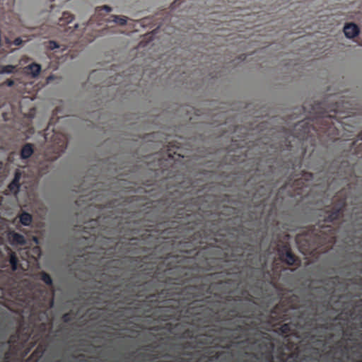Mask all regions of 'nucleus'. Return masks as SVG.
Instances as JSON below:
<instances>
[{
	"mask_svg": "<svg viewBox=\"0 0 362 362\" xmlns=\"http://www.w3.org/2000/svg\"><path fill=\"white\" fill-rule=\"evenodd\" d=\"M176 240H169L163 243V252L158 257V266L146 265L144 271L148 276L164 282L168 288L160 292L146 296L148 301L163 303L164 308L158 317V320L163 323L161 327L154 326L151 329L158 331L164 329L170 334L184 339L194 338V332L186 329L180 322H168L171 320L187 319V322L195 324L200 320V314L205 310L204 303H209L211 296L199 300L197 298L211 294V285L205 278L194 275V271L189 265L192 258L188 255L194 253L204 243L200 232L193 234L189 241H179L180 254L173 255L170 250L174 248Z\"/></svg>",
	"mask_w": 362,
	"mask_h": 362,
	"instance_id": "nucleus-1",
	"label": "nucleus"
},
{
	"mask_svg": "<svg viewBox=\"0 0 362 362\" xmlns=\"http://www.w3.org/2000/svg\"><path fill=\"white\" fill-rule=\"evenodd\" d=\"M8 289L19 304L30 310L33 327L31 330L29 328L19 329L7 342L1 343L2 346L8 345L9 348L5 353V359H8L10 354H27L38 344L30 356L33 362H69L51 344L52 325L47 312L53 307V296H49L44 289L35 288L33 284L27 279L16 282L9 278Z\"/></svg>",
	"mask_w": 362,
	"mask_h": 362,
	"instance_id": "nucleus-2",
	"label": "nucleus"
},
{
	"mask_svg": "<svg viewBox=\"0 0 362 362\" xmlns=\"http://www.w3.org/2000/svg\"><path fill=\"white\" fill-rule=\"evenodd\" d=\"M334 98L329 96L326 100L306 102L303 105V111L308 115L298 122L293 128V136L302 141L303 156L307 151L305 143L310 142L312 146H315L317 144H326L338 139L344 123L339 119L345 117L341 115L346 107L337 101L333 103Z\"/></svg>",
	"mask_w": 362,
	"mask_h": 362,
	"instance_id": "nucleus-3",
	"label": "nucleus"
},
{
	"mask_svg": "<svg viewBox=\"0 0 362 362\" xmlns=\"http://www.w3.org/2000/svg\"><path fill=\"white\" fill-rule=\"evenodd\" d=\"M339 190L336 196L331 209L325 211L322 222L306 229L296 237V243L300 252L305 255L316 256L327 252L336 242V229L330 223L339 221L351 197V186Z\"/></svg>",
	"mask_w": 362,
	"mask_h": 362,
	"instance_id": "nucleus-4",
	"label": "nucleus"
},
{
	"mask_svg": "<svg viewBox=\"0 0 362 362\" xmlns=\"http://www.w3.org/2000/svg\"><path fill=\"white\" fill-rule=\"evenodd\" d=\"M327 173L332 175V180L329 182L330 177H329L323 182L327 185V188H329L336 180H344V182H347L349 180V177L352 176L354 171L348 161L339 163V160H334L330 164Z\"/></svg>",
	"mask_w": 362,
	"mask_h": 362,
	"instance_id": "nucleus-5",
	"label": "nucleus"
},
{
	"mask_svg": "<svg viewBox=\"0 0 362 362\" xmlns=\"http://www.w3.org/2000/svg\"><path fill=\"white\" fill-rule=\"evenodd\" d=\"M278 255L280 259L290 266L298 265L300 263L299 259L292 252L290 245L282 243L278 245Z\"/></svg>",
	"mask_w": 362,
	"mask_h": 362,
	"instance_id": "nucleus-6",
	"label": "nucleus"
},
{
	"mask_svg": "<svg viewBox=\"0 0 362 362\" xmlns=\"http://www.w3.org/2000/svg\"><path fill=\"white\" fill-rule=\"evenodd\" d=\"M315 178L313 173L303 171L300 177L294 180V185L297 189H302L304 187H308L310 184H314Z\"/></svg>",
	"mask_w": 362,
	"mask_h": 362,
	"instance_id": "nucleus-7",
	"label": "nucleus"
},
{
	"mask_svg": "<svg viewBox=\"0 0 362 362\" xmlns=\"http://www.w3.org/2000/svg\"><path fill=\"white\" fill-rule=\"evenodd\" d=\"M356 207L354 208L351 219L355 228V236L362 239V209L360 211H356Z\"/></svg>",
	"mask_w": 362,
	"mask_h": 362,
	"instance_id": "nucleus-8",
	"label": "nucleus"
},
{
	"mask_svg": "<svg viewBox=\"0 0 362 362\" xmlns=\"http://www.w3.org/2000/svg\"><path fill=\"white\" fill-rule=\"evenodd\" d=\"M21 177H22V172L20 170L17 169L15 171L14 177H13V180L10 182V184L8 186V188L10 190V192L15 195H16L20 191V188H21L20 181H21Z\"/></svg>",
	"mask_w": 362,
	"mask_h": 362,
	"instance_id": "nucleus-9",
	"label": "nucleus"
},
{
	"mask_svg": "<svg viewBox=\"0 0 362 362\" xmlns=\"http://www.w3.org/2000/svg\"><path fill=\"white\" fill-rule=\"evenodd\" d=\"M8 238L12 245H24L26 243L25 237L15 231H9Z\"/></svg>",
	"mask_w": 362,
	"mask_h": 362,
	"instance_id": "nucleus-10",
	"label": "nucleus"
},
{
	"mask_svg": "<svg viewBox=\"0 0 362 362\" xmlns=\"http://www.w3.org/2000/svg\"><path fill=\"white\" fill-rule=\"evenodd\" d=\"M358 27L353 23H346L344 27V33L346 37L354 38L359 33Z\"/></svg>",
	"mask_w": 362,
	"mask_h": 362,
	"instance_id": "nucleus-11",
	"label": "nucleus"
},
{
	"mask_svg": "<svg viewBox=\"0 0 362 362\" xmlns=\"http://www.w3.org/2000/svg\"><path fill=\"white\" fill-rule=\"evenodd\" d=\"M248 313H250V310L244 311L234 308L228 312L226 320H232L236 317H246Z\"/></svg>",
	"mask_w": 362,
	"mask_h": 362,
	"instance_id": "nucleus-12",
	"label": "nucleus"
},
{
	"mask_svg": "<svg viewBox=\"0 0 362 362\" xmlns=\"http://www.w3.org/2000/svg\"><path fill=\"white\" fill-rule=\"evenodd\" d=\"M34 153V146L33 144L30 143H26L23 146L21 151V158L22 159H28L29 158L33 153Z\"/></svg>",
	"mask_w": 362,
	"mask_h": 362,
	"instance_id": "nucleus-13",
	"label": "nucleus"
},
{
	"mask_svg": "<svg viewBox=\"0 0 362 362\" xmlns=\"http://www.w3.org/2000/svg\"><path fill=\"white\" fill-rule=\"evenodd\" d=\"M20 223L24 226H29L33 222V216L30 214L23 211L18 215Z\"/></svg>",
	"mask_w": 362,
	"mask_h": 362,
	"instance_id": "nucleus-14",
	"label": "nucleus"
},
{
	"mask_svg": "<svg viewBox=\"0 0 362 362\" xmlns=\"http://www.w3.org/2000/svg\"><path fill=\"white\" fill-rule=\"evenodd\" d=\"M74 19V17L71 13L65 11L62 13V16L59 19L58 25L64 26L72 22Z\"/></svg>",
	"mask_w": 362,
	"mask_h": 362,
	"instance_id": "nucleus-15",
	"label": "nucleus"
},
{
	"mask_svg": "<svg viewBox=\"0 0 362 362\" xmlns=\"http://www.w3.org/2000/svg\"><path fill=\"white\" fill-rule=\"evenodd\" d=\"M9 263L11 266L12 271H16L18 267V259L16 252L13 251H10L9 252Z\"/></svg>",
	"mask_w": 362,
	"mask_h": 362,
	"instance_id": "nucleus-16",
	"label": "nucleus"
},
{
	"mask_svg": "<svg viewBox=\"0 0 362 362\" xmlns=\"http://www.w3.org/2000/svg\"><path fill=\"white\" fill-rule=\"evenodd\" d=\"M146 347V349L150 350L151 353H148V354L141 353L140 354L141 356L147 357L149 360H156L160 357L159 354L154 349H151V348H153L152 345H148Z\"/></svg>",
	"mask_w": 362,
	"mask_h": 362,
	"instance_id": "nucleus-17",
	"label": "nucleus"
},
{
	"mask_svg": "<svg viewBox=\"0 0 362 362\" xmlns=\"http://www.w3.org/2000/svg\"><path fill=\"white\" fill-rule=\"evenodd\" d=\"M27 69L32 76L35 77L39 75L41 71V66L36 63H32L28 66Z\"/></svg>",
	"mask_w": 362,
	"mask_h": 362,
	"instance_id": "nucleus-18",
	"label": "nucleus"
},
{
	"mask_svg": "<svg viewBox=\"0 0 362 362\" xmlns=\"http://www.w3.org/2000/svg\"><path fill=\"white\" fill-rule=\"evenodd\" d=\"M38 275L40 279L47 286H52L53 281L50 275L45 272H40Z\"/></svg>",
	"mask_w": 362,
	"mask_h": 362,
	"instance_id": "nucleus-19",
	"label": "nucleus"
},
{
	"mask_svg": "<svg viewBox=\"0 0 362 362\" xmlns=\"http://www.w3.org/2000/svg\"><path fill=\"white\" fill-rule=\"evenodd\" d=\"M16 66L13 65H0V74H12L16 71Z\"/></svg>",
	"mask_w": 362,
	"mask_h": 362,
	"instance_id": "nucleus-20",
	"label": "nucleus"
},
{
	"mask_svg": "<svg viewBox=\"0 0 362 362\" xmlns=\"http://www.w3.org/2000/svg\"><path fill=\"white\" fill-rule=\"evenodd\" d=\"M96 348L99 349L98 351V358H100V361L102 362H110L108 358L107 357L106 351L103 349L101 346H98Z\"/></svg>",
	"mask_w": 362,
	"mask_h": 362,
	"instance_id": "nucleus-21",
	"label": "nucleus"
},
{
	"mask_svg": "<svg viewBox=\"0 0 362 362\" xmlns=\"http://www.w3.org/2000/svg\"><path fill=\"white\" fill-rule=\"evenodd\" d=\"M75 319V314L72 312H68L64 314L62 317V320L64 322L68 323L71 322Z\"/></svg>",
	"mask_w": 362,
	"mask_h": 362,
	"instance_id": "nucleus-22",
	"label": "nucleus"
},
{
	"mask_svg": "<svg viewBox=\"0 0 362 362\" xmlns=\"http://www.w3.org/2000/svg\"><path fill=\"white\" fill-rule=\"evenodd\" d=\"M187 216V221H188V216H189V214H186L184 208H179L178 211H177L176 214L174 216L175 218L182 220L185 218V216Z\"/></svg>",
	"mask_w": 362,
	"mask_h": 362,
	"instance_id": "nucleus-23",
	"label": "nucleus"
},
{
	"mask_svg": "<svg viewBox=\"0 0 362 362\" xmlns=\"http://www.w3.org/2000/svg\"><path fill=\"white\" fill-rule=\"evenodd\" d=\"M113 17H114V22H115L116 23H117L119 25H124L127 23V18L125 16H114Z\"/></svg>",
	"mask_w": 362,
	"mask_h": 362,
	"instance_id": "nucleus-24",
	"label": "nucleus"
},
{
	"mask_svg": "<svg viewBox=\"0 0 362 362\" xmlns=\"http://www.w3.org/2000/svg\"><path fill=\"white\" fill-rule=\"evenodd\" d=\"M231 291H227V295L223 298L226 301H232V300H235V301H237V300H240V296H236L235 298H234L233 296H232L231 295Z\"/></svg>",
	"mask_w": 362,
	"mask_h": 362,
	"instance_id": "nucleus-25",
	"label": "nucleus"
},
{
	"mask_svg": "<svg viewBox=\"0 0 362 362\" xmlns=\"http://www.w3.org/2000/svg\"><path fill=\"white\" fill-rule=\"evenodd\" d=\"M59 44L54 41V40H50L48 42V48L51 50H53L54 49H57V48H59Z\"/></svg>",
	"mask_w": 362,
	"mask_h": 362,
	"instance_id": "nucleus-26",
	"label": "nucleus"
},
{
	"mask_svg": "<svg viewBox=\"0 0 362 362\" xmlns=\"http://www.w3.org/2000/svg\"><path fill=\"white\" fill-rule=\"evenodd\" d=\"M354 145L361 147L362 151V132L358 135V139L354 143Z\"/></svg>",
	"mask_w": 362,
	"mask_h": 362,
	"instance_id": "nucleus-27",
	"label": "nucleus"
},
{
	"mask_svg": "<svg viewBox=\"0 0 362 362\" xmlns=\"http://www.w3.org/2000/svg\"><path fill=\"white\" fill-rule=\"evenodd\" d=\"M13 44L16 46H20L23 44V40L21 37H16L13 42Z\"/></svg>",
	"mask_w": 362,
	"mask_h": 362,
	"instance_id": "nucleus-28",
	"label": "nucleus"
},
{
	"mask_svg": "<svg viewBox=\"0 0 362 362\" xmlns=\"http://www.w3.org/2000/svg\"><path fill=\"white\" fill-rule=\"evenodd\" d=\"M4 84L8 87H12L14 85V81L12 79H7Z\"/></svg>",
	"mask_w": 362,
	"mask_h": 362,
	"instance_id": "nucleus-29",
	"label": "nucleus"
},
{
	"mask_svg": "<svg viewBox=\"0 0 362 362\" xmlns=\"http://www.w3.org/2000/svg\"><path fill=\"white\" fill-rule=\"evenodd\" d=\"M302 158H300L298 160V163H293L292 165H293V168L294 169L296 167H299L300 168L301 167V165H302Z\"/></svg>",
	"mask_w": 362,
	"mask_h": 362,
	"instance_id": "nucleus-30",
	"label": "nucleus"
},
{
	"mask_svg": "<svg viewBox=\"0 0 362 362\" xmlns=\"http://www.w3.org/2000/svg\"><path fill=\"white\" fill-rule=\"evenodd\" d=\"M101 10H104V11H105L106 13H109L112 11V8L110 7L109 6H103L101 8Z\"/></svg>",
	"mask_w": 362,
	"mask_h": 362,
	"instance_id": "nucleus-31",
	"label": "nucleus"
},
{
	"mask_svg": "<svg viewBox=\"0 0 362 362\" xmlns=\"http://www.w3.org/2000/svg\"><path fill=\"white\" fill-rule=\"evenodd\" d=\"M230 283H231V280L228 279V280H227V281H226L224 282L219 283V285H223V284L224 286H226L227 284H230Z\"/></svg>",
	"mask_w": 362,
	"mask_h": 362,
	"instance_id": "nucleus-32",
	"label": "nucleus"
},
{
	"mask_svg": "<svg viewBox=\"0 0 362 362\" xmlns=\"http://www.w3.org/2000/svg\"><path fill=\"white\" fill-rule=\"evenodd\" d=\"M147 283H145L144 285H141L140 284L139 282H136L134 284V286H143L144 287H146L147 286Z\"/></svg>",
	"mask_w": 362,
	"mask_h": 362,
	"instance_id": "nucleus-33",
	"label": "nucleus"
},
{
	"mask_svg": "<svg viewBox=\"0 0 362 362\" xmlns=\"http://www.w3.org/2000/svg\"><path fill=\"white\" fill-rule=\"evenodd\" d=\"M244 250H245V248H244V247H241V250H240V255H243Z\"/></svg>",
	"mask_w": 362,
	"mask_h": 362,
	"instance_id": "nucleus-34",
	"label": "nucleus"
},
{
	"mask_svg": "<svg viewBox=\"0 0 362 362\" xmlns=\"http://www.w3.org/2000/svg\"><path fill=\"white\" fill-rule=\"evenodd\" d=\"M62 151H64L66 148V144H62Z\"/></svg>",
	"mask_w": 362,
	"mask_h": 362,
	"instance_id": "nucleus-35",
	"label": "nucleus"
},
{
	"mask_svg": "<svg viewBox=\"0 0 362 362\" xmlns=\"http://www.w3.org/2000/svg\"><path fill=\"white\" fill-rule=\"evenodd\" d=\"M160 246L156 247L155 248V252H158V251H159V250H160Z\"/></svg>",
	"mask_w": 362,
	"mask_h": 362,
	"instance_id": "nucleus-36",
	"label": "nucleus"
},
{
	"mask_svg": "<svg viewBox=\"0 0 362 362\" xmlns=\"http://www.w3.org/2000/svg\"><path fill=\"white\" fill-rule=\"evenodd\" d=\"M314 154V149L312 150V153L310 155V157H313Z\"/></svg>",
	"mask_w": 362,
	"mask_h": 362,
	"instance_id": "nucleus-37",
	"label": "nucleus"
},
{
	"mask_svg": "<svg viewBox=\"0 0 362 362\" xmlns=\"http://www.w3.org/2000/svg\"><path fill=\"white\" fill-rule=\"evenodd\" d=\"M346 275L347 276H351V271L347 272Z\"/></svg>",
	"mask_w": 362,
	"mask_h": 362,
	"instance_id": "nucleus-38",
	"label": "nucleus"
},
{
	"mask_svg": "<svg viewBox=\"0 0 362 362\" xmlns=\"http://www.w3.org/2000/svg\"><path fill=\"white\" fill-rule=\"evenodd\" d=\"M199 341H200L202 344H209L208 342H206V341H202V340H199Z\"/></svg>",
	"mask_w": 362,
	"mask_h": 362,
	"instance_id": "nucleus-39",
	"label": "nucleus"
},
{
	"mask_svg": "<svg viewBox=\"0 0 362 362\" xmlns=\"http://www.w3.org/2000/svg\"><path fill=\"white\" fill-rule=\"evenodd\" d=\"M288 147H291V141H288V144L287 145Z\"/></svg>",
	"mask_w": 362,
	"mask_h": 362,
	"instance_id": "nucleus-40",
	"label": "nucleus"
},
{
	"mask_svg": "<svg viewBox=\"0 0 362 362\" xmlns=\"http://www.w3.org/2000/svg\"><path fill=\"white\" fill-rule=\"evenodd\" d=\"M81 201H83V200L81 199V198H80L78 201H76V203H78V202H81Z\"/></svg>",
	"mask_w": 362,
	"mask_h": 362,
	"instance_id": "nucleus-41",
	"label": "nucleus"
},
{
	"mask_svg": "<svg viewBox=\"0 0 362 362\" xmlns=\"http://www.w3.org/2000/svg\"><path fill=\"white\" fill-rule=\"evenodd\" d=\"M92 197H93V195H91V196L88 198V199H89V200H91V199H92Z\"/></svg>",
	"mask_w": 362,
	"mask_h": 362,
	"instance_id": "nucleus-42",
	"label": "nucleus"
},
{
	"mask_svg": "<svg viewBox=\"0 0 362 362\" xmlns=\"http://www.w3.org/2000/svg\"><path fill=\"white\" fill-rule=\"evenodd\" d=\"M51 1H53L54 0H50Z\"/></svg>",
	"mask_w": 362,
	"mask_h": 362,
	"instance_id": "nucleus-43",
	"label": "nucleus"
}]
</instances>
